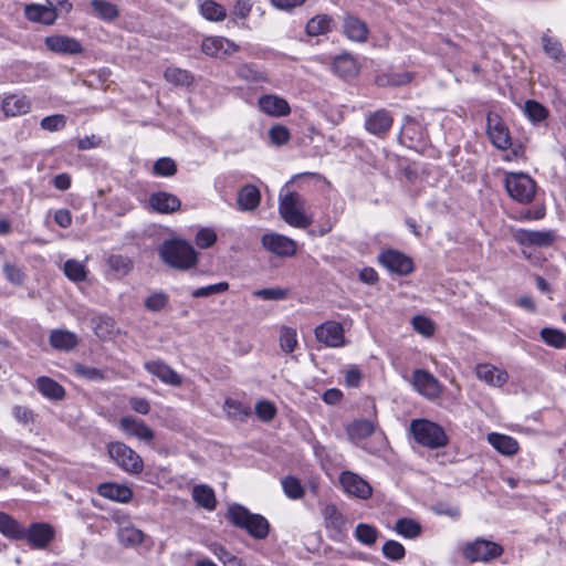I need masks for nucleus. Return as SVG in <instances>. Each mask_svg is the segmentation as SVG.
I'll return each mask as SVG.
<instances>
[{"label": "nucleus", "instance_id": "f257e3e1", "mask_svg": "<svg viewBox=\"0 0 566 566\" xmlns=\"http://www.w3.org/2000/svg\"><path fill=\"white\" fill-rule=\"evenodd\" d=\"M159 255L167 265L178 270L191 269L198 261L193 247L180 239L166 240L159 247Z\"/></svg>", "mask_w": 566, "mask_h": 566}, {"label": "nucleus", "instance_id": "f03ea898", "mask_svg": "<svg viewBox=\"0 0 566 566\" xmlns=\"http://www.w3.org/2000/svg\"><path fill=\"white\" fill-rule=\"evenodd\" d=\"M227 518L237 527L245 530L255 539H264L269 535L270 524L268 520L251 513L240 504H232L228 507Z\"/></svg>", "mask_w": 566, "mask_h": 566}, {"label": "nucleus", "instance_id": "7ed1b4c3", "mask_svg": "<svg viewBox=\"0 0 566 566\" xmlns=\"http://www.w3.org/2000/svg\"><path fill=\"white\" fill-rule=\"evenodd\" d=\"M305 199L297 192H287L280 196L279 212L282 219L290 226L298 229H306L313 219L305 214Z\"/></svg>", "mask_w": 566, "mask_h": 566}, {"label": "nucleus", "instance_id": "20e7f679", "mask_svg": "<svg viewBox=\"0 0 566 566\" xmlns=\"http://www.w3.org/2000/svg\"><path fill=\"white\" fill-rule=\"evenodd\" d=\"M410 431L419 444L429 449H438L448 443L443 428L427 419L412 420Z\"/></svg>", "mask_w": 566, "mask_h": 566}, {"label": "nucleus", "instance_id": "39448f33", "mask_svg": "<svg viewBox=\"0 0 566 566\" xmlns=\"http://www.w3.org/2000/svg\"><path fill=\"white\" fill-rule=\"evenodd\" d=\"M107 452L111 459L129 474H139L144 470V462L139 454L123 442L108 443Z\"/></svg>", "mask_w": 566, "mask_h": 566}, {"label": "nucleus", "instance_id": "423d86ee", "mask_svg": "<svg viewBox=\"0 0 566 566\" xmlns=\"http://www.w3.org/2000/svg\"><path fill=\"white\" fill-rule=\"evenodd\" d=\"M505 189L515 201L530 203L535 197L536 184L526 174L510 172L505 178Z\"/></svg>", "mask_w": 566, "mask_h": 566}, {"label": "nucleus", "instance_id": "0eeeda50", "mask_svg": "<svg viewBox=\"0 0 566 566\" xmlns=\"http://www.w3.org/2000/svg\"><path fill=\"white\" fill-rule=\"evenodd\" d=\"M502 553L503 548L501 545L482 538H478L474 542L469 543L463 549L464 557L471 563H486L497 558Z\"/></svg>", "mask_w": 566, "mask_h": 566}, {"label": "nucleus", "instance_id": "6e6552de", "mask_svg": "<svg viewBox=\"0 0 566 566\" xmlns=\"http://www.w3.org/2000/svg\"><path fill=\"white\" fill-rule=\"evenodd\" d=\"M338 480L343 491L349 496L368 500L373 495L371 485L355 472L343 471Z\"/></svg>", "mask_w": 566, "mask_h": 566}, {"label": "nucleus", "instance_id": "1a4fd4ad", "mask_svg": "<svg viewBox=\"0 0 566 566\" xmlns=\"http://www.w3.org/2000/svg\"><path fill=\"white\" fill-rule=\"evenodd\" d=\"M486 134L497 149L506 150L512 145L509 128L496 113L490 112L486 116Z\"/></svg>", "mask_w": 566, "mask_h": 566}, {"label": "nucleus", "instance_id": "9d476101", "mask_svg": "<svg viewBox=\"0 0 566 566\" xmlns=\"http://www.w3.org/2000/svg\"><path fill=\"white\" fill-rule=\"evenodd\" d=\"M24 539L34 549H45L55 537V531L49 523H32L28 528L24 527Z\"/></svg>", "mask_w": 566, "mask_h": 566}, {"label": "nucleus", "instance_id": "9b49d317", "mask_svg": "<svg viewBox=\"0 0 566 566\" xmlns=\"http://www.w3.org/2000/svg\"><path fill=\"white\" fill-rule=\"evenodd\" d=\"M412 385L420 395L430 400L438 398L442 390L439 380L424 369L413 370Z\"/></svg>", "mask_w": 566, "mask_h": 566}, {"label": "nucleus", "instance_id": "f8f14e48", "mask_svg": "<svg viewBox=\"0 0 566 566\" xmlns=\"http://www.w3.org/2000/svg\"><path fill=\"white\" fill-rule=\"evenodd\" d=\"M44 44L48 50L56 54L77 55L82 54L84 51L81 42L69 35L54 34L46 36Z\"/></svg>", "mask_w": 566, "mask_h": 566}, {"label": "nucleus", "instance_id": "ddd939ff", "mask_svg": "<svg viewBox=\"0 0 566 566\" xmlns=\"http://www.w3.org/2000/svg\"><path fill=\"white\" fill-rule=\"evenodd\" d=\"M201 50L206 55L224 59L239 50V45L223 36H208L203 39Z\"/></svg>", "mask_w": 566, "mask_h": 566}, {"label": "nucleus", "instance_id": "4468645a", "mask_svg": "<svg viewBox=\"0 0 566 566\" xmlns=\"http://www.w3.org/2000/svg\"><path fill=\"white\" fill-rule=\"evenodd\" d=\"M315 337L328 347H340L345 344L344 328L337 322H325L315 328Z\"/></svg>", "mask_w": 566, "mask_h": 566}, {"label": "nucleus", "instance_id": "2eb2a0df", "mask_svg": "<svg viewBox=\"0 0 566 566\" xmlns=\"http://www.w3.org/2000/svg\"><path fill=\"white\" fill-rule=\"evenodd\" d=\"M379 262L390 272L399 275L409 274L413 264L409 256L395 250H388L379 254Z\"/></svg>", "mask_w": 566, "mask_h": 566}, {"label": "nucleus", "instance_id": "dca6fc26", "mask_svg": "<svg viewBox=\"0 0 566 566\" xmlns=\"http://www.w3.org/2000/svg\"><path fill=\"white\" fill-rule=\"evenodd\" d=\"M261 243L264 249L280 256H292L296 252V243L282 234L266 233L262 237Z\"/></svg>", "mask_w": 566, "mask_h": 566}, {"label": "nucleus", "instance_id": "f3484780", "mask_svg": "<svg viewBox=\"0 0 566 566\" xmlns=\"http://www.w3.org/2000/svg\"><path fill=\"white\" fill-rule=\"evenodd\" d=\"M144 368L166 385L174 387L182 385L181 376L160 359L146 361Z\"/></svg>", "mask_w": 566, "mask_h": 566}, {"label": "nucleus", "instance_id": "a211bd4d", "mask_svg": "<svg viewBox=\"0 0 566 566\" xmlns=\"http://www.w3.org/2000/svg\"><path fill=\"white\" fill-rule=\"evenodd\" d=\"M475 376L479 380L492 387H502L509 380V374L492 364H478Z\"/></svg>", "mask_w": 566, "mask_h": 566}, {"label": "nucleus", "instance_id": "6ab92c4d", "mask_svg": "<svg viewBox=\"0 0 566 566\" xmlns=\"http://www.w3.org/2000/svg\"><path fill=\"white\" fill-rule=\"evenodd\" d=\"M258 104L263 113L273 117H283L291 113V107L287 101L275 94H265L261 96Z\"/></svg>", "mask_w": 566, "mask_h": 566}, {"label": "nucleus", "instance_id": "aec40b11", "mask_svg": "<svg viewBox=\"0 0 566 566\" xmlns=\"http://www.w3.org/2000/svg\"><path fill=\"white\" fill-rule=\"evenodd\" d=\"M119 428L129 437H135L142 441L150 442L154 439V431L145 421L130 416L123 417L119 420Z\"/></svg>", "mask_w": 566, "mask_h": 566}, {"label": "nucleus", "instance_id": "412c9836", "mask_svg": "<svg viewBox=\"0 0 566 566\" xmlns=\"http://www.w3.org/2000/svg\"><path fill=\"white\" fill-rule=\"evenodd\" d=\"M394 119L386 109H378L366 116L365 128L376 136H384L392 126Z\"/></svg>", "mask_w": 566, "mask_h": 566}, {"label": "nucleus", "instance_id": "4be33fe9", "mask_svg": "<svg viewBox=\"0 0 566 566\" xmlns=\"http://www.w3.org/2000/svg\"><path fill=\"white\" fill-rule=\"evenodd\" d=\"M343 32L350 41L364 43L368 39L367 24L353 14H346L343 20Z\"/></svg>", "mask_w": 566, "mask_h": 566}, {"label": "nucleus", "instance_id": "5701e85b", "mask_svg": "<svg viewBox=\"0 0 566 566\" xmlns=\"http://www.w3.org/2000/svg\"><path fill=\"white\" fill-rule=\"evenodd\" d=\"M30 101L21 94L6 95L1 102V109L6 117L24 115L30 111Z\"/></svg>", "mask_w": 566, "mask_h": 566}, {"label": "nucleus", "instance_id": "b1692460", "mask_svg": "<svg viewBox=\"0 0 566 566\" xmlns=\"http://www.w3.org/2000/svg\"><path fill=\"white\" fill-rule=\"evenodd\" d=\"M29 21L52 25L59 18L57 8L42 4H29L24 9Z\"/></svg>", "mask_w": 566, "mask_h": 566}, {"label": "nucleus", "instance_id": "393cba45", "mask_svg": "<svg viewBox=\"0 0 566 566\" xmlns=\"http://www.w3.org/2000/svg\"><path fill=\"white\" fill-rule=\"evenodd\" d=\"M150 207L160 213H172L177 211L181 202L179 198L172 193L159 191L149 197Z\"/></svg>", "mask_w": 566, "mask_h": 566}, {"label": "nucleus", "instance_id": "a878e982", "mask_svg": "<svg viewBox=\"0 0 566 566\" xmlns=\"http://www.w3.org/2000/svg\"><path fill=\"white\" fill-rule=\"evenodd\" d=\"M261 200V193L256 186L248 184L243 186L237 196V205L241 211L255 210Z\"/></svg>", "mask_w": 566, "mask_h": 566}, {"label": "nucleus", "instance_id": "bb28decb", "mask_svg": "<svg viewBox=\"0 0 566 566\" xmlns=\"http://www.w3.org/2000/svg\"><path fill=\"white\" fill-rule=\"evenodd\" d=\"M97 492L101 496L119 503H127L133 497L129 488L116 483H103L98 486Z\"/></svg>", "mask_w": 566, "mask_h": 566}, {"label": "nucleus", "instance_id": "cd10ccee", "mask_svg": "<svg viewBox=\"0 0 566 566\" xmlns=\"http://www.w3.org/2000/svg\"><path fill=\"white\" fill-rule=\"evenodd\" d=\"M36 389L48 399L61 400L65 396V389L54 379L41 376L35 380Z\"/></svg>", "mask_w": 566, "mask_h": 566}, {"label": "nucleus", "instance_id": "c85d7f7f", "mask_svg": "<svg viewBox=\"0 0 566 566\" xmlns=\"http://www.w3.org/2000/svg\"><path fill=\"white\" fill-rule=\"evenodd\" d=\"M518 239L522 243L538 245V247H547L553 243L555 240V233L551 230L545 231H532V230H521L518 232Z\"/></svg>", "mask_w": 566, "mask_h": 566}, {"label": "nucleus", "instance_id": "c756f323", "mask_svg": "<svg viewBox=\"0 0 566 566\" xmlns=\"http://www.w3.org/2000/svg\"><path fill=\"white\" fill-rule=\"evenodd\" d=\"M24 526L4 512H0V533L15 541L24 539Z\"/></svg>", "mask_w": 566, "mask_h": 566}, {"label": "nucleus", "instance_id": "7c9ffc66", "mask_svg": "<svg viewBox=\"0 0 566 566\" xmlns=\"http://www.w3.org/2000/svg\"><path fill=\"white\" fill-rule=\"evenodd\" d=\"M488 441L494 449L505 455H512L518 451L517 441L510 436L492 432L488 434Z\"/></svg>", "mask_w": 566, "mask_h": 566}, {"label": "nucleus", "instance_id": "2f4dec72", "mask_svg": "<svg viewBox=\"0 0 566 566\" xmlns=\"http://www.w3.org/2000/svg\"><path fill=\"white\" fill-rule=\"evenodd\" d=\"M334 19L328 14H317L308 20L305 31L310 36L327 34L333 30Z\"/></svg>", "mask_w": 566, "mask_h": 566}, {"label": "nucleus", "instance_id": "473e14b6", "mask_svg": "<svg viewBox=\"0 0 566 566\" xmlns=\"http://www.w3.org/2000/svg\"><path fill=\"white\" fill-rule=\"evenodd\" d=\"M164 77L175 86L190 87L195 83L191 72L176 66H168L164 72Z\"/></svg>", "mask_w": 566, "mask_h": 566}, {"label": "nucleus", "instance_id": "72a5a7b5", "mask_svg": "<svg viewBox=\"0 0 566 566\" xmlns=\"http://www.w3.org/2000/svg\"><path fill=\"white\" fill-rule=\"evenodd\" d=\"M50 345L60 350H71L77 345V337L74 333L56 329L50 335Z\"/></svg>", "mask_w": 566, "mask_h": 566}, {"label": "nucleus", "instance_id": "f704fd0d", "mask_svg": "<svg viewBox=\"0 0 566 566\" xmlns=\"http://www.w3.org/2000/svg\"><path fill=\"white\" fill-rule=\"evenodd\" d=\"M192 499L201 507L213 511L217 505L214 491L206 484L196 485L192 489Z\"/></svg>", "mask_w": 566, "mask_h": 566}, {"label": "nucleus", "instance_id": "c9c22d12", "mask_svg": "<svg viewBox=\"0 0 566 566\" xmlns=\"http://www.w3.org/2000/svg\"><path fill=\"white\" fill-rule=\"evenodd\" d=\"M117 537L122 545L134 547L143 543L145 534L139 528L127 524L119 527Z\"/></svg>", "mask_w": 566, "mask_h": 566}, {"label": "nucleus", "instance_id": "e433bc0d", "mask_svg": "<svg viewBox=\"0 0 566 566\" xmlns=\"http://www.w3.org/2000/svg\"><path fill=\"white\" fill-rule=\"evenodd\" d=\"M64 275L72 282H83L87 277V269L84 262L69 259L63 264Z\"/></svg>", "mask_w": 566, "mask_h": 566}, {"label": "nucleus", "instance_id": "4c0bfd02", "mask_svg": "<svg viewBox=\"0 0 566 566\" xmlns=\"http://www.w3.org/2000/svg\"><path fill=\"white\" fill-rule=\"evenodd\" d=\"M375 426L369 420H356L347 427V434L352 441H359L370 437Z\"/></svg>", "mask_w": 566, "mask_h": 566}, {"label": "nucleus", "instance_id": "58836bf2", "mask_svg": "<svg viewBox=\"0 0 566 566\" xmlns=\"http://www.w3.org/2000/svg\"><path fill=\"white\" fill-rule=\"evenodd\" d=\"M333 70L342 77L355 75L357 73L356 60L349 54H342L334 59Z\"/></svg>", "mask_w": 566, "mask_h": 566}, {"label": "nucleus", "instance_id": "ea45409f", "mask_svg": "<svg viewBox=\"0 0 566 566\" xmlns=\"http://www.w3.org/2000/svg\"><path fill=\"white\" fill-rule=\"evenodd\" d=\"M224 410L230 419L245 420L251 415V408L235 399L228 398L224 401Z\"/></svg>", "mask_w": 566, "mask_h": 566}, {"label": "nucleus", "instance_id": "a19ab883", "mask_svg": "<svg viewBox=\"0 0 566 566\" xmlns=\"http://www.w3.org/2000/svg\"><path fill=\"white\" fill-rule=\"evenodd\" d=\"M395 532L406 538H416L421 534V525L412 518H399L394 527Z\"/></svg>", "mask_w": 566, "mask_h": 566}, {"label": "nucleus", "instance_id": "79ce46f5", "mask_svg": "<svg viewBox=\"0 0 566 566\" xmlns=\"http://www.w3.org/2000/svg\"><path fill=\"white\" fill-rule=\"evenodd\" d=\"M281 484L284 494L291 500H300L305 494V490L301 484V481L293 475H287L282 479Z\"/></svg>", "mask_w": 566, "mask_h": 566}, {"label": "nucleus", "instance_id": "37998d69", "mask_svg": "<svg viewBox=\"0 0 566 566\" xmlns=\"http://www.w3.org/2000/svg\"><path fill=\"white\" fill-rule=\"evenodd\" d=\"M200 12L209 21H222L227 17L226 9L212 0H205L200 6Z\"/></svg>", "mask_w": 566, "mask_h": 566}, {"label": "nucleus", "instance_id": "c03bdc74", "mask_svg": "<svg viewBox=\"0 0 566 566\" xmlns=\"http://www.w3.org/2000/svg\"><path fill=\"white\" fill-rule=\"evenodd\" d=\"M542 340L555 348L566 347V333L557 328L545 327L541 331Z\"/></svg>", "mask_w": 566, "mask_h": 566}, {"label": "nucleus", "instance_id": "a18cd8bd", "mask_svg": "<svg viewBox=\"0 0 566 566\" xmlns=\"http://www.w3.org/2000/svg\"><path fill=\"white\" fill-rule=\"evenodd\" d=\"M524 113L526 114L528 119L534 124L545 120L548 116V109L544 105L534 99H528L525 102Z\"/></svg>", "mask_w": 566, "mask_h": 566}, {"label": "nucleus", "instance_id": "49530a36", "mask_svg": "<svg viewBox=\"0 0 566 566\" xmlns=\"http://www.w3.org/2000/svg\"><path fill=\"white\" fill-rule=\"evenodd\" d=\"M237 74L240 78L250 83H262L268 81V75L253 64H242L238 67Z\"/></svg>", "mask_w": 566, "mask_h": 566}, {"label": "nucleus", "instance_id": "de8ad7c7", "mask_svg": "<svg viewBox=\"0 0 566 566\" xmlns=\"http://www.w3.org/2000/svg\"><path fill=\"white\" fill-rule=\"evenodd\" d=\"M91 4L96 14L103 20L113 21L119 14L117 7L106 0H92Z\"/></svg>", "mask_w": 566, "mask_h": 566}, {"label": "nucleus", "instance_id": "09e8293b", "mask_svg": "<svg viewBox=\"0 0 566 566\" xmlns=\"http://www.w3.org/2000/svg\"><path fill=\"white\" fill-rule=\"evenodd\" d=\"M542 42L544 52L547 56L557 62H563L566 60V54L564 53L562 43L558 40L543 35Z\"/></svg>", "mask_w": 566, "mask_h": 566}, {"label": "nucleus", "instance_id": "8fccbe9b", "mask_svg": "<svg viewBox=\"0 0 566 566\" xmlns=\"http://www.w3.org/2000/svg\"><path fill=\"white\" fill-rule=\"evenodd\" d=\"M378 537V531L376 527L360 523L355 528V538L364 545H373Z\"/></svg>", "mask_w": 566, "mask_h": 566}, {"label": "nucleus", "instance_id": "3c124183", "mask_svg": "<svg viewBox=\"0 0 566 566\" xmlns=\"http://www.w3.org/2000/svg\"><path fill=\"white\" fill-rule=\"evenodd\" d=\"M297 346L296 331L291 327L283 326L280 331V347L285 354H291Z\"/></svg>", "mask_w": 566, "mask_h": 566}, {"label": "nucleus", "instance_id": "603ef678", "mask_svg": "<svg viewBox=\"0 0 566 566\" xmlns=\"http://www.w3.org/2000/svg\"><path fill=\"white\" fill-rule=\"evenodd\" d=\"M228 290H229V283L223 281V282L216 283V284L195 289L191 292V296L195 298L209 297L214 294L224 293Z\"/></svg>", "mask_w": 566, "mask_h": 566}, {"label": "nucleus", "instance_id": "864d4df0", "mask_svg": "<svg viewBox=\"0 0 566 566\" xmlns=\"http://www.w3.org/2000/svg\"><path fill=\"white\" fill-rule=\"evenodd\" d=\"M411 324L413 329L424 337H431L434 334V323L423 315L415 316L411 321Z\"/></svg>", "mask_w": 566, "mask_h": 566}, {"label": "nucleus", "instance_id": "5fc2aeb1", "mask_svg": "<svg viewBox=\"0 0 566 566\" xmlns=\"http://www.w3.org/2000/svg\"><path fill=\"white\" fill-rule=\"evenodd\" d=\"M66 125V116L63 114H54L41 119L40 126L48 132L62 130Z\"/></svg>", "mask_w": 566, "mask_h": 566}, {"label": "nucleus", "instance_id": "6e6d98bb", "mask_svg": "<svg viewBox=\"0 0 566 566\" xmlns=\"http://www.w3.org/2000/svg\"><path fill=\"white\" fill-rule=\"evenodd\" d=\"M154 174L161 177L174 176L177 171V165L175 160L168 157L158 159L153 167Z\"/></svg>", "mask_w": 566, "mask_h": 566}, {"label": "nucleus", "instance_id": "4d7b16f0", "mask_svg": "<svg viewBox=\"0 0 566 566\" xmlns=\"http://www.w3.org/2000/svg\"><path fill=\"white\" fill-rule=\"evenodd\" d=\"M75 375L91 381H99L104 379V373L95 367L76 364L74 366Z\"/></svg>", "mask_w": 566, "mask_h": 566}, {"label": "nucleus", "instance_id": "13d9d810", "mask_svg": "<svg viewBox=\"0 0 566 566\" xmlns=\"http://www.w3.org/2000/svg\"><path fill=\"white\" fill-rule=\"evenodd\" d=\"M382 554L390 560H399L405 557V547L397 541L389 539L382 546Z\"/></svg>", "mask_w": 566, "mask_h": 566}, {"label": "nucleus", "instance_id": "bf43d9fd", "mask_svg": "<svg viewBox=\"0 0 566 566\" xmlns=\"http://www.w3.org/2000/svg\"><path fill=\"white\" fill-rule=\"evenodd\" d=\"M217 241V233L210 228L200 229L195 238L197 247L200 249H208Z\"/></svg>", "mask_w": 566, "mask_h": 566}, {"label": "nucleus", "instance_id": "052dcab7", "mask_svg": "<svg viewBox=\"0 0 566 566\" xmlns=\"http://www.w3.org/2000/svg\"><path fill=\"white\" fill-rule=\"evenodd\" d=\"M168 304V295L164 292H156L145 301V307L151 312H159Z\"/></svg>", "mask_w": 566, "mask_h": 566}, {"label": "nucleus", "instance_id": "680f3d73", "mask_svg": "<svg viewBox=\"0 0 566 566\" xmlns=\"http://www.w3.org/2000/svg\"><path fill=\"white\" fill-rule=\"evenodd\" d=\"M108 265L112 270L123 275L127 274L133 268L130 259L123 255H111L108 258Z\"/></svg>", "mask_w": 566, "mask_h": 566}, {"label": "nucleus", "instance_id": "e2e57ef3", "mask_svg": "<svg viewBox=\"0 0 566 566\" xmlns=\"http://www.w3.org/2000/svg\"><path fill=\"white\" fill-rule=\"evenodd\" d=\"M269 137L272 144L281 146L289 142L291 135L287 127L283 125H274L269 130Z\"/></svg>", "mask_w": 566, "mask_h": 566}, {"label": "nucleus", "instance_id": "0e129e2a", "mask_svg": "<svg viewBox=\"0 0 566 566\" xmlns=\"http://www.w3.org/2000/svg\"><path fill=\"white\" fill-rule=\"evenodd\" d=\"M254 296L268 301L284 300L287 296V290L280 287L262 289L253 293Z\"/></svg>", "mask_w": 566, "mask_h": 566}, {"label": "nucleus", "instance_id": "69168bd1", "mask_svg": "<svg viewBox=\"0 0 566 566\" xmlns=\"http://www.w3.org/2000/svg\"><path fill=\"white\" fill-rule=\"evenodd\" d=\"M255 413L263 421H270L274 418L276 409L274 405L269 401H259L255 405Z\"/></svg>", "mask_w": 566, "mask_h": 566}, {"label": "nucleus", "instance_id": "338daca9", "mask_svg": "<svg viewBox=\"0 0 566 566\" xmlns=\"http://www.w3.org/2000/svg\"><path fill=\"white\" fill-rule=\"evenodd\" d=\"M3 273L6 279L15 285L22 284L24 280V274L21 269L11 263H6L3 265Z\"/></svg>", "mask_w": 566, "mask_h": 566}, {"label": "nucleus", "instance_id": "774afa93", "mask_svg": "<svg viewBox=\"0 0 566 566\" xmlns=\"http://www.w3.org/2000/svg\"><path fill=\"white\" fill-rule=\"evenodd\" d=\"M323 516L325 520H329L334 526L339 527L344 523L342 513L337 510L336 505L327 504L323 509Z\"/></svg>", "mask_w": 566, "mask_h": 566}]
</instances>
